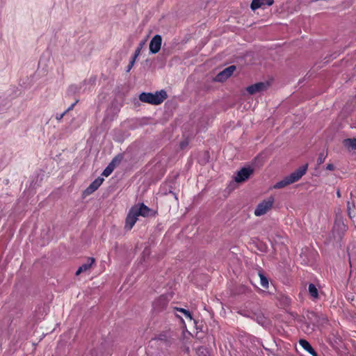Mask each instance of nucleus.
I'll list each match as a JSON object with an SVG mask.
<instances>
[{
    "instance_id": "nucleus-7",
    "label": "nucleus",
    "mask_w": 356,
    "mask_h": 356,
    "mask_svg": "<svg viewBox=\"0 0 356 356\" xmlns=\"http://www.w3.org/2000/svg\"><path fill=\"white\" fill-rule=\"evenodd\" d=\"M252 172L253 170L251 168H243L237 172L236 175L234 177V180L238 183L243 182L248 179Z\"/></svg>"
},
{
    "instance_id": "nucleus-20",
    "label": "nucleus",
    "mask_w": 356,
    "mask_h": 356,
    "mask_svg": "<svg viewBox=\"0 0 356 356\" xmlns=\"http://www.w3.org/2000/svg\"><path fill=\"white\" fill-rule=\"evenodd\" d=\"M177 310L181 312L182 314H184L186 318H188L191 320L192 319V316L189 311H188L184 308H177Z\"/></svg>"
},
{
    "instance_id": "nucleus-28",
    "label": "nucleus",
    "mask_w": 356,
    "mask_h": 356,
    "mask_svg": "<svg viewBox=\"0 0 356 356\" xmlns=\"http://www.w3.org/2000/svg\"><path fill=\"white\" fill-rule=\"evenodd\" d=\"M337 195L338 197H341V193H340V191H337Z\"/></svg>"
},
{
    "instance_id": "nucleus-26",
    "label": "nucleus",
    "mask_w": 356,
    "mask_h": 356,
    "mask_svg": "<svg viewBox=\"0 0 356 356\" xmlns=\"http://www.w3.org/2000/svg\"><path fill=\"white\" fill-rule=\"evenodd\" d=\"M334 169V166L332 163H328L326 165V170H333Z\"/></svg>"
},
{
    "instance_id": "nucleus-11",
    "label": "nucleus",
    "mask_w": 356,
    "mask_h": 356,
    "mask_svg": "<svg viewBox=\"0 0 356 356\" xmlns=\"http://www.w3.org/2000/svg\"><path fill=\"white\" fill-rule=\"evenodd\" d=\"M95 259L93 257H90L88 259V261L86 263L83 264L81 266H79L78 270L76 272V275H79L81 273L86 272L88 270L90 269L92 266L95 264Z\"/></svg>"
},
{
    "instance_id": "nucleus-21",
    "label": "nucleus",
    "mask_w": 356,
    "mask_h": 356,
    "mask_svg": "<svg viewBox=\"0 0 356 356\" xmlns=\"http://www.w3.org/2000/svg\"><path fill=\"white\" fill-rule=\"evenodd\" d=\"M327 157V154L325 152H322L319 154L318 158L317 159L318 163L320 165L325 162V159Z\"/></svg>"
},
{
    "instance_id": "nucleus-6",
    "label": "nucleus",
    "mask_w": 356,
    "mask_h": 356,
    "mask_svg": "<svg viewBox=\"0 0 356 356\" xmlns=\"http://www.w3.org/2000/svg\"><path fill=\"white\" fill-rule=\"evenodd\" d=\"M236 70V67L234 65H230L228 67L224 69L222 71L220 72L216 76L215 81L218 82H222L227 79L229 77L232 76L234 72Z\"/></svg>"
},
{
    "instance_id": "nucleus-25",
    "label": "nucleus",
    "mask_w": 356,
    "mask_h": 356,
    "mask_svg": "<svg viewBox=\"0 0 356 356\" xmlns=\"http://www.w3.org/2000/svg\"><path fill=\"white\" fill-rule=\"evenodd\" d=\"M78 102V100H76L73 104H71V106L70 107H68L65 111V112L68 113L70 111L72 110L73 108L74 107V106L76 104V103Z\"/></svg>"
},
{
    "instance_id": "nucleus-22",
    "label": "nucleus",
    "mask_w": 356,
    "mask_h": 356,
    "mask_svg": "<svg viewBox=\"0 0 356 356\" xmlns=\"http://www.w3.org/2000/svg\"><path fill=\"white\" fill-rule=\"evenodd\" d=\"M136 59L137 58H136L134 56H132V58H131V60L129 62V64L128 65V66L127 67V70H126L127 72H129L132 69V67H134V63H135Z\"/></svg>"
},
{
    "instance_id": "nucleus-3",
    "label": "nucleus",
    "mask_w": 356,
    "mask_h": 356,
    "mask_svg": "<svg viewBox=\"0 0 356 356\" xmlns=\"http://www.w3.org/2000/svg\"><path fill=\"white\" fill-rule=\"evenodd\" d=\"M275 202V198L270 196L261 202L255 208L254 213L256 216H261L271 209Z\"/></svg>"
},
{
    "instance_id": "nucleus-12",
    "label": "nucleus",
    "mask_w": 356,
    "mask_h": 356,
    "mask_svg": "<svg viewBox=\"0 0 356 356\" xmlns=\"http://www.w3.org/2000/svg\"><path fill=\"white\" fill-rule=\"evenodd\" d=\"M299 344L304 350H305L307 352H308L312 356H317L316 352L315 351V350L312 348L311 344L307 340L300 339L299 341Z\"/></svg>"
},
{
    "instance_id": "nucleus-1",
    "label": "nucleus",
    "mask_w": 356,
    "mask_h": 356,
    "mask_svg": "<svg viewBox=\"0 0 356 356\" xmlns=\"http://www.w3.org/2000/svg\"><path fill=\"white\" fill-rule=\"evenodd\" d=\"M150 212L151 209L143 203L134 205L127 214L124 228L127 230H131L138 220V216L147 217L150 215Z\"/></svg>"
},
{
    "instance_id": "nucleus-5",
    "label": "nucleus",
    "mask_w": 356,
    "mask_h": 356,
    "mask_svg": "<svg viewBox=\"0 0 356 356\" xmlns=\"http://www.w3.org/2000/svg\"><path fill=\"white\" fill-rule=\"evenodd\" d=\"M162 38L160 35H155L150 40L149 49L151 54H156L161 49Z\"/></svg>"
},
{
    "instance_id": "nucleus-4",
    "label": "nucleus",
    "mask_w": 356,
    "mask_h": 356,
    "mask_svg": "<svg viewBox=\"0 0 356 356\" xmlns=\"http://www.w3.org/2000/svg\"><path fill=\"white\" fill-rule=\"evenodd\" d=\"M307 164L301 166L294 172H291L289 175L286 176L291 184L298 181L307 170Z\"/></svg>"
},
{
    "instance_id": "nucleus-15",
    "label": "nucleus",
    "mask_w": 356,
    "mask_h": 356,
    "mask_svg": "<svg viewBox=\"0 0 356 356\" xmlns=\"http://www.w3.org/2000/svg\"><path fill=\"white\" fill-rule=\"evenodd\" d=\"M308 291L310 294V296L316 299L318 297V291L317 288L314 284H309L308 286Z\"/></svg>"
},
{
    "instance_id": "nucleus-24",
    "label": "nucleus",
    "mask_w": 356,
    "mask_h": 356,
    "mask_svg": "<svg viewBox=\"0 0 356 356\" xmlns=\"http://www.w3.org/2000/svg\"><path fill=\"white\" fill-rule=\"evenodd\" d=\"M65 114H66V112H65V111L60 114L58 113L56 115V119L58 121H60L63 119V118L65 115Z\"/></svg>"
},
{
    "instance_id": "nucleus-10",
    "label": "nucleus",
    "mask_w": 356,
    "mask_h": 356,
    "mask_svg": "<svg viewBox=\"0 0 356 356\" xmlns=\"http://www.w3.org/2000/svg\"><path fill=\"white\" fill-rule=\"evenodd\" d=\"M273 3V0H252L250 8L252 10H255L259 8L271 6Z\"/></svg>"
},
{
    "instance_id": "nucleus-27",
    "label": "nucleus",
    "mask_w": 356,
    "mask_h": 356,
    "mask_svg": "<svg viewBox=\"0 0 356 356\" xmlns=\"http://www.w3.org/2000/svg\"><path fill=\"white\" fill-rule=\"evenodd\" d=\"M187 145H188V142L186 140L182 141L180 143V147H181V149L185 148Z\"/></svg>"
},
{
    "instance_id": "nucleus-8",
    "label": "nucleus",
    "mask_w": 356,
    "mask_h": 356,
    "mask_svg": "<svg viewBox=\"0 0 356 356\" xmlns=\"http://www.w3.org/2000/svg\"><path fill=\"white\" fill-rule=\"evenodd\" d=\"M268 83L264 82H259L248 86L246 88L247 92L250 95H254L266 90L268 88Z\"/></svg>"
},
{
    "instance_id": "nucleus-17",
    "label": "nucleus",
    "mask_w": 356,
    "mask_h": 356,
    "mask_svg": "<svg viewBox=\"0 0 356 356\" xmlns=\"http://www.w3.org/2000/svg\"><path fill=\"white\" fill-rule=\"evenodd\" d=\"M259 276L260 277V284L261 286H263L265 289H267L268 287V280L267 277H265L261 272L259 273Z\"/></svg>"
},
{
    "instance_id": "nucleus-14",
    "label": "nucleus",
    "mask_w": 356,
    "mask_h": 356,
    "mask_svg": "<svg viewBox=\"0 0 356 356\" xmlns=\"http://www.w3.org/2000/svg\"><path fill=\"white\" fill-rule=\"evenodd\" d=\"M289 184H291V183L290 182L288 177H285L282 180L277 182L273 187L274 188H282Z\"/></svg>"
},
{
    "instance_id": "nucleus-16",
    "label": "nucleus",
    "mask_w": 356,
    "mask_h": 356,
    "mask_svg": "<svg viewBox=\"0 0 356 356\" xmlns=\"http://www.w3.org/2000/svg\"><path fill=\"white\" fill-rule=\"evenodd\" d=\"M146 42H147V39H145V40H143L140 42V43L138 44V47L135 50V52H134V54L133 55V56L134 58H138V57L139 56V55L140 54V51H141L142 49L143 48V47L145 46Z\"/></svg>"
},
{
    "instance_id": "nucleus-2",
    "label": "nucleus",
    "mask_w": 356,
    "mask_h": 356,
    "mask_svg": "<svg viewBox=\"0 0 356 356\" xmlns=\"http://www.w3.org/2000/svg\"><path fill=\"white\" fill-rule=\"evenodd\" d=\"M168 95L164 90L157 91L155 93L152 92H142L139 95V99L145 103H148L152 105H159L161 104L166 98Z\"/></svg>"
},
{
    "instance_id": "nucleus-18",
    "label": "nucleus",
    "mask_w": 356,
    "mask_h": 356,
    "mask_svg": "<svg viewBox=\"0 0 356 356\" xmlns=\"http://www.w3.org/2000/svg\"><path fill=\"white\" fill-rule=\"evenodd\" d=\"M114 170V165L113 164V162L108 164V165L104 170L102 172V175L105 177L109 176L112 172Z\"/></svg>"
},
{
    "instance_id": "nucleus-13",
    "label": "nucleus",
    "mask_w": 356,
    "mask_h": 356,
    "mask_svg": "<svg viewBox=\"0 0 356 356\" xmlns=\"http://www.w3.org/2000/svg\"><path fill=\"white\" fill-rule=\"evenodd\" d=\"M343 145L349 152L356 150V138L344 139L343 140Z\"/></svg>"
},
{
    "instance_id": "nucleus-19",
    "label": "nucleus",
    "mask_w": 356,
    "mask_h": 356,
    "mask_svg": "<svg viewBox=\"0 0 356 356\" xmlns=\"http://www.w3.org/2000/svg\"><path fill=\"white\" fill-rule=\"evenodd\" d=\"M256 321L259 324L263 326L266 325L268 323L267 318L264 315H258L257 316Z\"/></svg>"
},
{
    "instance_id": "nucleus-9",
    "label": "nucleus",
    "mask_w": 356,
    "mask_h": 356,
    "mask_svg": "<svg viewBox=\"0 0 356 356\" xmlns=\"http://www.w3.org/2000/svg\"><path fill=\"white\" fill-rule=\"evenodd\" d=\"M103 181H104V179L101 178V177H98V178L95 179L89 185V186L85 190V193L87 195H89V194L94 193L102 185Z\"/></svg>"
},
{
    "instance_id": "nucleus-23",
    "label": "nucleus",
    "mask_w": 356,
    "mask_h": 356,
    "mask_svg": "<svg viewBox=\"0 0 356 356\" xmlns=\"http://www.w3.org/2000/svg\"><path fill=\"white\" fill-rule=\"evenodd\" d=\"M327 319L326 317H325L324 316L321 315L320 317H319V320L317 321V323L318 324H323L324 323H327Z\"/></svg>"
}]
</instances>
